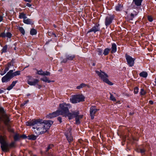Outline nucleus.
<instances>
[{
  "instance_id": "nucleus-30",
  "label": "nucleus",
  "mask_w": 156,
  "mask_h": 156,
  "mask_svg": "<svg viewBox=\"0 0 156 156\" xmlns=\"http://www.w3.org/2000/svg\"><path fill=\"white\" fill-rule=\"evenodd\" d=\"M37 33L36 30L34 29H31L30 31V34L31 35H35Z\"/></svg>"
},
{
  "instance_id": "nucleus-32",
  "label": "nucleus",
  "mask_w": 156,
  "mask_h": 156,
  "mask_svg": "<svg viewBox=\"0 0 156 156\" xmlns=\"http://www.w3.org/2000/svg\"><path fill=\"white\" fill-rule=\"evenodd\" d=\"M7 45L5 46L2 50V53L6 52L7 51Z\"/></svg>"
},
{
  "instance_id": "nucleus-58",
  "label": "nucleus",
  "mask_w": 156,
  "mask_h": 156,
  "mask_svg": "<svg viewBox=\"0 0 156 156\" xmlns=\"http://www.w3.org/2000/svg\"><path fill=\"white\" fill-rule=\"evenodd\" d=\"M34 156H36V155H34Z\"/></svg>"
},
{
  "instance_id": "nucleus-9",
  "label": "nucleus",
  "mask_w": 156,
  "mask_h": 156,
  "mask_svg": "<svg viewBox=\"0 0 156 156\" xmlns=\"http://www.w3.org/2000/svg\"><path fill=\"white\" fill-rule=\"evenodd\" d=\"M98 110L95 106H92L90 108V112L91 119H94V114Z\"/></svg>"
},
{
  "instance_id": "nucleus-16",
  "label": "nucleus",
  "mask_w": 156,
  "mask_h": 156,
  "mask_svg": "<svg viewBox=\"0 0 156 156\" xmlns=\"http://www.w3.org/2000/svg\"><path fill=\"white\" fill-rule=\"evenodd\" d=\"M87 87L88 88L89 87V86L88 85L84 83H82L79 85L77 86L76 87V89H81L86 87Z\"/></svg>"
},
{
  "instance_id": "nucleus-39",
  "label": "nucleus",
  "mask_w": 156,
  "mask_h": 156,
  "mask_svg": "<svg viewBox=\"0 0 156 156\" xmlns=\"http://www.w3.org/2000/svg\"><path fill=\"white\" fill-rule=\"evenodd\" d=\"M53 147V145H49L47 147L46 151H47L49 149Z\"/></svg>"
},
{
  "instance_id": "nucleus-17",
  "label": "nucleus",
  "mask_w": 156,
  "mask_h": 156,
  "mask_svg": "<svg viewBox=\"0 0 156 156\" xmlns=\"http://www.w3.org/2000/svg\"><path fill=\"white\" fill-rule=\"evenodd\" d=\"M9 71H11L10 73V74L12 78L14 76L19 75L20 74V71H16L13 73V71L12 70H10Z\"/></svg>"
},
{
  "instance_id": "nucleus-28",
  "label": "nucleus",
  "mask_w": 156,
  "mask_h": 156,
  "mask_svg": "<svg viewBox=\"0 0 156 156\" xmlns=\"http://www.w3.org/2000/svg\"><path fill=\"white\" fill-rule=\"evenodd\" d=\"M19 18H23L24 20L27 18L26 15L23 13H21L19 16Z\"/></svg>"
},
{
  "instance_id": "nucleus-27",
  "label": "nucleus",
  "mask_w": 156,
  "mask_h": 156,
  "mask_svg": "<svg viewBox=\"0 0 156 156\" xmlns=\"http://www.w3.org/2000/svg\"><path fill=\"white\" fill-rule=\"evenodd\" d=\"M140 75L141 76L145 78L147 76V74L146 72H143L140 73Z\"/></svg>"
},
{
  "instance_id": "nucleus-57",
  "label": "nucleus",
  "mask_w": 156,
  "mask_h": 156,
  "mask_svg": "<svg viewBox=\"0 0 156 156\" xmlns=\"http://www.w3.org/2000/svg\"><path fill=\"white\" fill-rule=\"evenodd\" d=\"M54 27H56V26L55 25H54Z\"/></svg>"
},
{
  "instance_id": "nucleus-54",
  "label": "nucleus",
  "mask_w": 156,
  "mask_h": 156,
  "mask_svg": "<svg viewBox=\"0 0 156 156\" xmlns=\"http://www.w3.org/2000/svg\"><path fill=\"white\" fill-rule=\"evenodd\" d=\"M154 82L155 83V84L156 85V78H155V81H154Z\"/></svg>"
},
{
  "instance_id": "nucleus-15",
  "label": "nucleus",
  "mask_w": 156,
  "mask_h": 156,
  "mask_svg": "<svg viewBox=\"0 0 156 156\" xmlns=\"http://www.w3.org/2000/svg\"><path fill=\"white\" fill-rule=\"evenodd\" d=\"M99 24L98 25H96L94 27L92 28L87 33L89 32H94V33L99 30V28L98 27Z\"/></svg>"
},
{
  "instance_id": "nucleus-3",
  "label": "nucleus",
  "mask_w": 156,
  "mask_h": 156,
  "mask_svg": "<svg viewBox=\"0 0 156 156\" xmlns=\"http://www.w3.org/2000/svg\"><path fill=\"white\" fill-rule=\"evenodd\" d=\"M0 143L1 144V148L2 151H7L9 150L10 148L15 146V143L12 142L9 144L5 139L2 136H0Z\"/></svg>"
},
{
  "instance_id": "nucleus-19",
  "label": "nucleus",
  "mask_w": 156,
  "mask_h": 156,
  "mask_svg": "<svg viewBox=\"0 0 156 156\" xmlns=\"http://www.w3.org/2000/svg\"><path fill=\"white\" fill-rule=\"evenodd\" d=\"M16 83L17 81H13L11 84L7 88V89L9 90H11L14 86Z\"/></svg>"
},
{
  "instance_id": "nucleus-53",
  "label": "nucleus",
  "mask_w": 156,
  "mask_h": 156,
  "mask_svg": "<svg viewBox=\"0 0 156 156\" xmlns=\"http://www.w3.org/2000/svg\"><path fill=\"white\" fill-rule=\"evenodd\" d=\"M133 113H134L133 112L132 113V112H130L129 113V114L130 115H133Z\"/></svg>"
},
{
  "instance_id": "nucleus-59",
  "label": "nucleus",
  "mask_w": 156,
  "mask_h": 156,
  "mask_svg": "<svg viewBox=\"0 0 156 156\" xmlns=\"http://www.w3.org/2000/svg\"><path fill=\"white\" fill-rule=\"evenodd\" d=\"M156 1V0H155Z\"/></svg>"
},
{
  "instance_id": "nucleus-21",
  "label": "nucleus",
  "mask_w": 156,
  "mask_h": 156,
  "mask_svg": "<svg viewBox=\"0 0 156 156\" xmlns=\"http://www.w3.org/2000/svg\"><path fill=\"white\" fill-rule=\"evenodd\" d=\"M142 0H133V2L137 6L141 5Z\"/></svg>"
},
{
  "instance_id": "nucleus-47",
  "label": "nucleus",
  "mask_w": 156,
  "mask_h": 156,
  "mask_svg": "<svg viewBox=\"0 0 156 156\" xmlns=\"http://www.w3.org/2000/svg\"><path fill=\"white\" fill-rule=\"evenodd\" d=\"M26 5L29 7H30L31 6V5L29 3H27L26 4Z\"/></svg>"
},
{
  "instance_id": "nucleus-40",
  "label": "nucleus",
  "mask_w": 156,
  "mask_h": 156,
  "mask_svg": "<svg viewBox=\"0 0 156 156\" xmlns=\"http://www.w3.org/2000/svg\"><path fill=\"white\" fill-rule=\"evenodd\" d=\"M6 34L4 33H1L0 35V36L2 37H6Z\"/></svg>"
},
{
  "instance_id": "nucleus-10",
  "label": "nucleus",
  "mask_w": 156,
  "mask_h": 156,
  "mask_svg": "<svg viewBox=\"0 0 156 156\" xmlns=\"http://www.w3.org/2000/svg\"><path fill=\"white\" fill-rule=\"evenodd\" d=\"M11 71H9L5 76L2 78V82H7L9 81L10 79L12 78L10 74Z\"/></svg>"
},
{
  "instance_id": "nucleus-44",
  "label": "nucleus",
  "mask_w": 156,
  "mask_h": 156,
  "mask_svg": "<svg viewBox=\"0 0 156 156\" xmlns=\"http://www.w3.org/2000/svg\"><path fill=\"white\" fill-rule=\"evenodd\" d=\"M58 120L60 122H62V118L61 117H59L58 118Z\"/></svg>"
},
{
  "instance_id": "nucleus-8",
  "label": "nucleus",
  "mask_w": 156,
  "mask_h": 156,
  "mask_svg": "<svg viewBox=\"0 0 156 156\" xmlns=\"http://www.w3.org/2000/svg\"><path fill=\"white\" fill-rule=\"evenodd\" d=\"M125 57L127 64L129 66L132 67L133 66L135 59L127 54H126Z\"/></svg>"
},
{
  "instance_id": "nucleus-18",
  "label": "nucleus",
  "mask_w": 156,
  "mask_h": 156,
  "mask_svg": "<svg viewBox=\"0 0 156 156\" xmlns=\"http://www.w3.org/2000/svg\"><path fill=\"white\" fill-rule=\"evenodd\" d=\"M36 121V119L33 120L32 121L26 122V125L27 126H34Z\"/></svg>"
},
{
  "instance_id": "nucleus-41",
  "label": "nucleus",
  "mask_w": 156,
  "mask_h": 156,
  "mask_svg": "<svg viewBox=\"0 0 156 156\" xmlns=\"http://www.w3.org/2000/svg\"><path fill=\"white\" fill-rule=\"evenodd\" d=\"M148 20L150 21L151 22L153 21V18L151 16H148Z\"/></svg>"
},
{
  "instance_id": "nucleus-5",
  "label": "nucleus",
  "mask_w": 156,
  "mask_h": 156,
  "mask_svg": "<svg viewBox=\"0 0 156 156\" xmlns=\"http://www.w3.org/2000/svg\"><path fill=\"white\" fill-rule=\"evenodd\" d=\"M84 97L82 94L73 95L70 98V101L73 103H76L84 100Z\"/></svg>"
},
{
  "instance_id": "nucleus-29",
  "label": "nucleus",
  "mask_w": 156,
  "mask_h": 156,
  "mask_svg": "<svg viewBox=\"0 0 156 156\" xmlns=\"http://www.w3.org/2000/svg\"><path fill=\"white\" fill-rule=\"evenodd\" d=\"M18 29L19 31L23 34L24 35L25 34V30L22 27H19Z\"/></svg>"
},
{
  "instance_id": "nucleus-13",
  "label": "nucleus",
  "mask_w": 156,
  "mask_h": 156,
  "mask_svg": "<svg viewBox=\"0 0 156 156\" xmlns=\"http://www.w3.org/2000/svg\"><path fill=\"white\" fill-rule=\"evenodd\" d=\"M37 73L39 75L42 76H49L50 73L48 71L44 72L41 69L37 71Z\"/></svg>"
},
{
  "instance_id": "nucleus-20",
  "label": "nucleus",
  "mask_w": 156,
  "mask_h": 156,
  "mask_svg": "<svg viewBox=\"0 0 156 156\" xmlns=\"http://www.w3.org/2000/svg\"><path fill=\"white\" fill-rule=\"evenodd\" d=\"M112 53H113L115 52L116 51V45L115 44H112Z\"/></svg>"
},
{
  "instance_id": "nucleus-6",
  "label": "nucleus",
  "mask_w": 156,
  "mask_h": 156,
  "mask_svg": "<svg viewBox=\"0 0 156 156\" xmlns=\"http://www.w3.org/2000/svg\"><path fill=\"white\" fill-rule=\"evenodd\" d=\"M0 121L4 122L7 125L9 120L7 115L4 111L3 108H0Z\"/></svg>"
},
{
  "instance_id": "nucleus-45",
  "label": "nucleus",
  "mask_w": 156,
  "mask_h": 156,
  "mask_svg": "<svg viewBox=\"0 0 156 156\" xmlns=\"http://www.w3.org/2000/svg\"><path fill=\"white\" fill-rule=\"evenodd\" d=\"M140 152L142 153H144L145 152V150L144 149H140Z\"/></svg>"
},
{
  "instance_id": "nucleus-14",
  "label": "nucleus",
  "mask_w": 156,
  "mask_h": 156,
  "mask_svg": "<svg viewBox=\"0 0 156 156\" xmlns=\"http://www.w3.org/2000/svg\"><path fill=\"white\" fill-rule=\"evenodd\" d=\"M39 81V80L36 79H33V81H31L29 80H28L27 83L31 86L35 85L38 83Z\"/></svg>"
},
{
  "instance_id": "nucleus-26",
  "label": "nucleus",
  "mask_w": 156,
  "mask_h": 156,
  "mask_svg": "<svg viewBox=\"0 0 156 156\" xmlns=\"http://www.w3.org/2000/svg\"><path fill=\"white\" fill-rule=\"evenodd\" d=\"M75 57L74 55H68L66 56L67 60H72Z\"/></svg>"
},
{
  "instance_id": "nucleus-42",
  "label": "nucleus",
  "mask_w": 156,
  "mask_h": 156,
  "mask_svg": "<svg viewBox=\"0 0 156 156\" xmlns=\"http://www.w3.org/2000/svg\"><path fill=\"white\" fill-rule=\"evenodd\" d=\"M28 101H28V100L27 101H25V102L24 103H23L22 104H21V106L22 107V106H23L26 104L28 102Z\"/></svg>"
},
{
  "instance_id": "nucleus-23",
  "label": "nucleus",
  "mask_w": 156,
  "mask_h": 156,
  "mask_svg": "<svg viewBox=\"0 0 156 156\" xmlns=\"http://www.w3.org/2000/svg\"><path fill=\"white\" fill-rule=\"evenodd\" d=\"M24 23L27 24H30L32 23L31 20L30 19L26 18L23 20Z\"/></svg>"
},
{
  "instance_id": "nucleus-37",
  "label": "nucleus",
  "mask_w": 156,
  "mask_h": 156,
  "mask_svg": "<svg viewBox=\"0 0 156 156\" xmlns=\"http://www.w3.org/2000/svg\"><path fill=\"white\" fill-rule=\"evenodd\" d=\"M138 88L137 87H136L134 88V92L135 94H136L138 92Z\"/></svg>"
},
{
  "instance_id": "nucleus-31",
  "label": "nucleus",
  "mask_w": 156,
  "mask_h": 156,
  "mask_svg": "<svg viewBox=\"0 0 156 156\" xmlns=\"http://www.w3.org/2000/svg\"><path fill=\"white\" fill-rule=\"evenodd\" d=\"M109 51H110V49H108V48H106L104 50V52H103V54L105 55H107L108 54V53H109Z\"/></svg>"
},
{
  "instance_id": "nucleus-22",
  "label": "nucleus",
  "mask_w": 156,
  "mask_h": 156,
  "mask_svg": "<svg viewBox=\"0 0 156 156\" xmlns=\"http://www.w3.org/2000/svg\"><path fill=\"white\" fill-rule=\"evenodd\" d=\"M136 11H134L131 14L130 16L131 17V19L132 20L134 16H136L137 15L138 13V11L137 9H136Z\"/></svg>"
},
{
  "instance_id": "nucleus-56",
  "label": "nucleus",
  "mask_w": 156,
  "mask_h": 156,
  "mask_svg": "<svg viewBox=\"0 0 156 156\" xmlns=\"http://www.w3.org/2000/svg\"><path fill=\"white\" fill-rule=\"evenodd\" d=\"M53 34L55 35V37H56V35L55 34Z\"/></svg>"
},
{
  "instance_id": "nucleus-24",
  "label": "nucleus",
  "mask_w": 156,
  "mask_h": 156,
  "mask_svg": "<svg viewBox=\"0 0 156 156\" xmlns=\"http://www.w3.org/2000/svg\"><path fill=\"white\" fill-rule=\"evenodd\" d=\"M122 5L119 4L116 6L115 9L117 11H120L122 10Z\"/></svg>"
},
{
  "instance_id": "nucleus-50",
  "label": "nucleus",
  "mask_w": 156,
  "mask_h": 156,
  "mask_svg": "<svg viewBox=\"0 0 156 156\" xmlns=\"http://www.w3.org/2000/svg\"><path fill=\"white\" fill-rule=\"evenodd\" d=\"M149 102L151 104H153V102L151 101H150Z\"/></svg>"
},
{
  "instance_id": "nucleus-1",
  "label": "nucleus",
  "mask_w": 156,
  "mask_h": 156,
  "mask_svg": "<svg viewBox=\"0 0 156 156\" xmlns=\"http://www.w3.org/2000/svg\"><path fill=\"white\" fill-rule=\"evenodd\" d=\"M59 107L61 110L59 109L52 113L47 115L46 117L48 119H51L59 115H62L64 116H68L69 119L75 117L76 123L80 124V120L82 118L83 115H79V113L78 111L72 112V113H69L68 109L70 107V106L69 104H67L65 103L60 104Z\"/></svg>"
},
{
  "instance_id": "nucleus-33",
  "label": "nucleus",
  "mask_w": 156,
  "mask_h": 156,
  "mask_svg": "<svg viewBox=\"0 0 156 156\" xmlns=\"http://www.w3.org/2000/svg\"><path fill=\"white\" fill-rule=\"evenodd\" d=\"M36 136L34 135H31L29 136V139L31 140H34L36 139Z\"/></svg>"
},
{
  "instance_id": "nucleus-49",
  "label": "nucleus",
  "mask_w": 156,
  "mask_h": 156,
  "mask_svg": "<svg viewBox=\"0 0 156 156\" xmlns=\"http://www.w3.org/2000/svg\"><path fill=\"white\" fill-rule=\"evenodd\" d=\"M24 0L26 2H30L32 1V0Z\"/></svg>"
},
{
  "instance_id": "nucleus-43",
  "label": "nucleus",
  "mask_w": 156,
  "mask_h": 156,
  "mask_svg": "<svg viewBox=\"0 0 156 156\" xmlns=\"http://www.w3.org/2000/svg\"><path fill=\"white\" fill-rule=\"evenodd\" d=\"M9 68L8 67H6L5 68V69L4 72V73H6V72L9 70Z\"/></svg>"
},
{
  "instance_id": "nucleus-48",
  "label": "nucleus",
  "mask_w": 156,
  "mask_h": 156,
  "mask_svg": "<svg viewBox=\"0 0 156 156\" xmlns=\"http://www.w3.org/2000/svg\"><path fill=\"white\" fill-rule=\"evenodd\" d=\"M2 17L1 16H0V22L2 21Z\"/></svg>"
},
{
  "instance_id": "nucleus-38",
  "label": "nucleus",
  "mask_w": 156,
  "mask_h": 156,
  "mask_svg": "<svg viewBox=\"0 0 156 156\" xmlns=\"http://www.w3.org/2000/svg\"><path fill=\"white\" fill-rule=\"evenodd\" d=\"M11 36H12V34L8 32V33H6V37L10 38L11 37Z\"/></svg>"
},
{
  "instance_id": "nucleus-51",
  "label": "nucleus",
  "mask_w": 156,
  "mask_h": 156,
  "mask_svg": "<svg viewBox=\"0 0 156 156\" xmlns=\"http://www.w3.org/2000/svg\"><path fill=\"white\" fill-rule=\"evenodd\" d=\"M5 73H4V72L3 73H2V72H1L0 73V74L1 75H4Z\"/></svg>"
},
{
  "instance_id": "nucleus-7",
  "label": "nucleus",
  "mask_w": 156,
  "mask_h": 156,
  "mask_svg": "<svg viewBox=\"0 0 156 156\" xmlns=\"http://www.w3.org/2000/svg\"><path fill=\"white\" fill-rule=\"evenodd\" d=\"M71 129V128L70 126L69 125H67L66 129V131L65 132V135L69 142H71L73 140V138L70 133Z\"/></svg>"
},
{
  "instance_id": "nucleus-35",
  "label": "nucleus",
  "mask_w": 156,
  "mask_h": 156,
  "mask_svg": "<svg viewBox=\"0 0 156 156\" xmlns=\"http://www.w3.org/2000/svg\"><path fill=\"white\" fill-rule=\"evenodd\" d=\"M110 99L113 101H116V100L114 96L112 94H110Z\"/></svg>"
},
{
  "instance_id": "nucleus-52",
  "label": "nucleus",
  "mask_w": 156,
  "mask_h": 156,
  "mask_svg": "<svg viewBox=\"0 0 156 156\" xmlns=\"http://www.w3.org/2000/svg\"><path fill=\"white\" fill-rule=\"evenodd\" d=\"M3 90H0V94L2 93L3 92Z\"/></svg>"
},
{
  "instance_id": "nucleus-2",
  "label": "nucleus",
  "mask_w": 156,
  "mask_h": 156,
  "mask_svg": "<svg viewBox=\"0 0 156 156\" xmlns=\"http://www.w3.org/2000/svg\"><path fill=\"white\" fill-rule=\"evenodd\" d=\"M53 123V122L51 120L37 119H36L33 128L36 134L38 135L41 134L46 132Z\"/></svg>"
},
{
  "instance_id": "nucleus-11",
  "label": "nucleus",
  "mask_w": 156,
  "mask_h": 156,
  "mask_svg": "<svg viewBox=\"0 0 156 156\" xmlns=\"http://www.w3.org/2000/svg\"><path fill=\"white\" fill-rule=\"evenodd\" d=\"M112 17L110 16H108L106 17L105 19V23L106 26L109 25L112 23Z\"/></svg>"
},
{
  "instance_id": "nucleus-34",
  "label": "nucleus",
  "mask_w": 156,
  "mask_h": 156,
  "mask_svg": "<svg viewBox=\"0 0 156 156\" xmlns=\"http://www.w3.org/2000/svg\"><path fill=\"white\" fill-rule=\"evenodd\" d=\"M146 93V91L143 89H141L140 90V94L142 95H144Z\"/></svg>"
},
{
  "instance_id": "nucleus-4",
  "label": "nucleus",
  "mask_w": 156,
  "mask_h": 156,
  "mask_svg": "<svg viewBox=\"0 0 156 156\" xmlns=\"http://www.w3.org/2000/svg\"><path fill=\"white\" fill-rule=\"evenodd\" d=\"M95 72L104 82L109 84L112 85L111 82H110L108 79V76L107 74L104 72L101 71V70H100V71H96Z\"/></svg>"
},
{
  "instance_id": "nucleus-12",
  "label": "nucleus",
  "mask_w": 156,
  "mask_h": 156,
  "mask_svg": "<svg viewBox=\"0 0 156 156\" xmlns=\"http://www.w3.org/2000/svg\"><path fill=\"white\" fill-rule=\"evenodd\" d=\"M27 136L25 135H20L19 134H16L14 136V138L15 141L19 140L20 138L25 139L26 138Z\"/></svg>"
},
{
  "instance_id": "nucleus-25",
  "label": "nucleus",
  "mask_w": 156,
  "mask_h": 156,
  "mask_svg": "<svg viewBox=\"0 0 156 156\" xmlns=\"http://www.w3.org/2000/svg\"><path fill=\"white\" fill-rule=\"evenodd\" d=\"M41 80L46 82L48 83H50L51 81L49 80L48 78L46 77H44L43 78H41Z\"/></svg>"
},
{
  "instance_id": "nucleus-36",
  "label": "nucleus",
  "mask_w": 156,
  "mask_h": 156,
  "mask_svg": "<svg viewBox=\"0 0 156 156\" xmlns=\"http://www.w3.org/2000/svg\"><path fill=\"white\" fill-rule=\"evenodd\" d=\"M97 51L98 52V54L99 55H101L102 54V50L100 48H98Z\"/></svg>"
},
{
  "instance_id": "nucleus-46",
  "label": "nucleus",
  "mask_w": 156,
  "mask_h": 156,
  "mask_svg": "<svg viewBox=\"0 0 156 156\" xmlns=\"http://www.w3.org/2000/svg\"><path fill=\"white\" fill-rule=\"evenodd\" d=\"M67 58H66V59H63L62 61V62H63L64 63H66L67 62Z\"/></svg>"
},
{
  "instance_id": "nucleus-55",
  "label": "nucleus",
  "mask_w": 156,
  "mask_h": 156,
  "mask_svg": "<svg viewBox=\"0 0 156 156\" xmlns=\"http://www.w3.org/2000/svg\"><path fill=\"white\" fill-rule=\"evenodd\" d=\"M93 66H95V64L94 63H93Z\"/></svg>"
}]
</instances>
